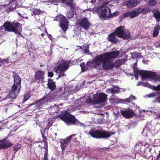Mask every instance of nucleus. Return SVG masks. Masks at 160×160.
<instances>
[{"mask_svg":"<svg viewBox=\"0 0 160 160\" xmlns=\"http://www.w3.org/2000/svg\"><path fill=\"white\" fill-rule=\"evenodd\" d=\"M44 148L45 149V152H48V143L44 144Z\"/></svg>","mask_w":160,"mask_h":160,"instance_id":"41","label":"nucleus"},{"mask_svg":"<svg viewBox=\"0 0 160 160\" xmlns=\"http://www.w3.org/2000/svg\"><path fill=\"white\" fill-rule=\"evenodd\" d=\"M53 76V73L52 72H49L48 73V76L50 77H52Z\"/></svg>","mask_w":160,"mask_h":160,"instance_id":"42","label":"nucleus"},{"mask_svg":"<svg viewBox=\"0 0 160 160\" xmlns=\"http://www.w3.org/2000/svg\"><path fill=\"white\" fill-rule=\"evenodd\" d=\"M157 102H160V96L158 98H157Z\"/></svg>","mask_w":160,"mask_h":160,"instance_id":"55","label":"nucleus"},{"mask_svg":"<svg viewBox=\"0 0 160 160\" xmlns=\"http://www.w3.org/2000/svg\"><path fill=\"white\" fill-rule=\"evenodd\" d=\"M58 109V107L56 106H52L50 107V109Z\"/></svg>","mask_w":160,"mask_h":160,"instance_id":"45","label":"nucleus"},{"mask_svg":"<svg viewBox=\"0 0 160 160\" xmlns=\"http://www.w3.org/2000/svg\"><path fill=\"white\" fill-rule=\"evenodd\" d=\"M22 111H18V112H16L15 113L16 116H18V114H22V112H21Z\"/></svg>","mask_w":160,"mask_h":160,"instance_id":"49","label":"nucleus"},{"mask_svg":"<svg viewBox=\"0 0 160 160\" xmlns=\"http://www.w3.org/2000/svg\"><path fill=\"white\" fill-rule=\"evenodd\" d=\"M138 144L137 143L136 145V147L137 148V146H138Z\"/></svg>","mask_w":160,"mask_h":160,"instance_id":"64","label":"nucleus"},{"mask_svg":"<svg viewBox=\"0 0 160 160\" xmlns=\"http://www.w3.org/2000/svg\"><path fill=\"white\" fill-rule=\"evenodd\" d=\"M139 107L137 106V105L135 107V108H134V109H139Z\"/></svg>","mask_w":160,"mask_h":160,"instance_id":"58","label":"nucleus"},{"mask_svg":"<svg viewBox=\"0 0 160 160\" xmlns=\"http://www.w3.org/2000/svg\"><path fill=\"white\" fill-rule=\"evenodd\" d=\"M156 117L155 118V119L160 118V113H156Z\"/></svg>","mask_w":160,"mask_h":160,"instance_id":"46","label":"nucleus"},{"mask_svg":"<svg viewBox=\"0 0 160 160\" xmlns=\"http://www.w3.org/2000/svg\"><path fill=\"white\" fill-rule=\"evenodd\" d=\"M98 15L101 18H108L111 15V11L106 3H104L97 9Z\"/></svg>","mask_w":160,"mask_h":160,"instance_id":"7","label":"nucleus"},{"mask_svg":"<svg viewBox=\"0 0 160 160\" xmlns=\"http://www.w3.org/2000/svg\"><path fill=\"white\" fill-rule=\"evenodd\" d=\"M91 64H92V63L90 62H88L87 65V69H88V68H88V66Z\"/></svg>","mask_w":160,"mask_h":160,"instance_id":"54","label":"nucleus"},{"mask_svg":"<svg viewBox=\"0 0 160 160\" xmlns=\"http://www.w3.org/2000/svg\"><path fill=\"white\" fill-rule=\"evenodd\" d=\"M54 119L50 118L48 120V124L47 126H52L53 122Z\"/></svg>","mask_w":160,"mask_h":160,"instance_id":"33","label":"nucleus"},{"mask_svg":"<svg viewBox=\"0 0 160 160\" xmlns=\"http://www.w3.org/2000/svg\"><path fill=\"white\" fill-rule=\"evenodd\" d=\"M116 36L115 32H113L109 35L108 37V40L111 42L116 43L118 41V39Z\"/></svg>","mask_w":160,"mask_h":160,"instance_id":"18","label":"nucleus"},{"mask_svg":"<svg viewBox=\"0 0 160 160\" xmlns=\"http://www.w3.org/2000/svg\"><path fill=\"white\" fill-rule=\"evenodd\" d=\"M44 34H41V36H44Z\"/></svg>","mask_w":160,"mask_h":160,"instance_id":"63","label":"nucleus"},{"mask_svg":"<svg viewBox=\"0 0 160 160\" xmlns=\"http://www.w3.org/2000/svg\"><path fill=\"white\" fill-rule=\"evenodd\" d=\"M4 26L6 30L13 32L16 33L20 34L22 29L21 24L15 22L13 24L7 22L4 24Z\"/></svg>","mask_w":160,"mask_h":160,"instance_id":"9","label":"nucleus"},{"mask_svg":"<svg viewBox=\"0 0 160 160\" xmlns=\"http://www.w3.org/2000/svg\"><path fill=\"white\" fill-rule=\"evenodd\" d=\"M112 89V90H111V91H113V93H118L121 91H124L123 89L119 88L117 87H114Z\"/></svg>","mask_w":160,"mask_h":160,"instance_id":"27","label":"nucleus"},{"mask_svg":"<svg viewBox=\"0 0 160 160\" xmlns=\"http://www.w3.org/2000/svg\"><path fill=\"white\" fill-rule=\"evenodd\" d=\"M119 14V12L118 11H115V12L113 13L112 14L111 13V15L110 17H115L117 16Z\"/></svg>","mask_w":160,"mask_h":160,"instance_id":"38","label":"nucleus"},{"mask_svg":"<svg viewBox=\"0 0 160 160\" xmlns=\"http://www.w3.org/2000/svg\"><path fill=\"white\" fill-rule=\"evenodd\" d=\"M40 12L39 10H38L37 11L35 12V14L36 15H39L40 14Z\"/></svg>","mask_w":160,"mask_h":160,"instance_id":"51","label":"nucleus"},{"mask_svg":"<svg viewBox=\"0 0 160 160\" xmlns=\"http://www.w3.org/2000/svg\"><path fill=\"white\" fill-rule=\"evenodd\" d=\"M135 97L133 96H131L129 98H127L125 100L122 99H118L116 98V100L115 102L117 103L125 102H129L132 101L134 100L135 99Z\"/></svg>","mask_w":160,"mask_h":160,"instance_id":"19","label":"nucleus"},{"mask_svg":"<svg viewBox=\"0 0 160 160\" xmlns=\"http://www.w3.org/2000/svg\"><path fill=\"white\" fill-rule=\"evenodd\" d=\"M152 150V149L151 148H150L149 149V152H151Z\"/></svg>","mask_w":160,"mask_h":160,"instance_id":"62","label":"nucleus"},{"mask_svg":"<svg viewBox=\"0 0 160 160\" xmlns=\"http://www.w3.org/2000/svg\"><path fill=\"white\" fill-rule=\"evenodd\" d=\"M140 13H146L150 11V9L148 7H145L144 8H138Z\"/></svg>","mask_w":160,"mask_h":160,"instance_id":"26","label":"nucleus"},{"mask_svg":"<svg viewBox=\"0 0 160 160\" xmlns=\"http://www.w3.org/2000/svg\"><path fill=\"white\" fill-rule=\"evenodd\" d=\"M99 111V112H95L94 113L97 114L98 115H100L102 116V117H104V114L102 113L101 112H100V111Z\"/></svg>","mask_w":160,"mask_h":160,"instance_id":"43","label":"nucleus"},{"mask_svg":"<svg viewBox=\"0 0 160 160\" xmlns=\"http://www.w3.org/2000/svg\"><path fill=\"white\" fill-rule=\"evenodd\" d=\"M84 64L85 63H82L80 64V65L81 67L82 71V72H84L86 69V68L84 67Z\"/></svg>","mask_w":160,"mask_h":160,"instance_id":"37","label":"nucleus"},{"mask_svg":"<svg viewBox=\"0 0 160 160\" xmlns=\"http://www.w3.org/2000/svg\"><path fill=\"white\" fill-rule=\"evenodd\" d=\"M137 4L136 0H130L128 2L127 4V7L130 8H132L135 7Z\"/></svg>","mask_w":160,"mask_h":160,"instance_id":"21","label":"nucleus"},{"mask_svg":"<svg viewBox=\"0 0 160 160\" xmlns=\"http://www.w3.org/2000/svg\"><path fill=\"white\" fill-rule=\"evenodd\" d=\"M96 2V0H91V2L92 3H94Z\"/></svg>","mask_w":160,"mask_h":160,"instance_id":"59","label":"nucleus"},{"mask_svg":"<svg viewBox=\"0 0 160 160\" xmlns=\"http://www.w3.org/2000/svg\"><path fill=\"white\" fill-rule=\"evenodd\" d=\"M155 45L156 47L160 48V41L159 42H156L155 44Z\"/></svg>","mask_w":160,"mask_h":160,"instance_id":"40","label":"nucleus"},{"mask_svg":"<svg viewBox=\"0 0 160 160\" xmlns=\"http://www.w3.org/2000/svg\"><path fill=\"white\" fill-rule=\"evenodd\" d=\"M41 134L42 137L43 142L44 143V144H46V143H48L47 142V137L45 136H44V134L42 132H41Z\"/></svg>","mask_w":160,"mask_h":160,"instance_id":"31","label":"nucleus"},{"mask_svg":"<svg viewBox=\"0 0 160 160\" xmlns=\"http://www.w3.org/2000/svg\"><path fill=\"white\" fill-rule=\"evenodd\" d=\"M149 3L151 6L155 5L157 3V2L155 0H150Z\"/></svg>","mask_w":160,"mask_h":160,"instance_id":"34","label":"nucleus"},{"mask_svg":"<svg viewBox=\"0 0 160 160\" xmlns=\"http://www.w3.org/2000/svg\"><path fill=\"white\" fill-rule=\"evenodd\" d=\"M44 72L42 71H38L37 72L34 76L37 80H42L44 78Z\"/></svg>","mask_w":160,"mask_h":160,"instance_id":"17","label":"nucleus"},{"mask_svg":"<svg viewBox=\"0 0 160 160\" xmlns=\"http://www.w3.org/2000/svg\"><path fill=\"white\" fill-rule=\"evenodd\" d=\"M48 152H45L44 160H48Z\"/></svg>","mask_w":160,"mask_h":160,"instance_id":"39","label":"nucleus"},{"mask_svg":"<svg viewBox=\"0 0 160 160\" xmlns=\"http://www.w3.org/2000/svg\"><path fill=\"white\" fill-rule=\"evenodd\" d=\"M154 89L156 90H160V85L154 87Z\"/></svg>","mask_w":160,"mask_h":160,"instance_id":"47","label":"nucleus"},{"mask_svg":"<svg viewBox=\"0 0 160 160\" xmlns=\"http://www.w3.org/2000/svg\"><path fill=\"white\" fill-rule=\"evenodd\" d=\"M89 112L87 111H80V113H81L82 114H86L88 113Z\"/></svg>","mask_w":160,"mask_h":160,"instance_id":"44","label":"nucleus"},{"mask_svg":"<svg viewBox=\"0 0 160 160\" xmlns=\"http://www.w3.org/2000/svg\"><path fill=\"white\" fill-rule=\"evenodd\" d=\"M144 145L145 147H146L147 148L148 147L149 145L148 143V142H145L144 144Z\"/></svg>","mask_w":160,"mask_h":160,"instance_id":"52","label":"nucleus"},{"mask_svg":"<svg viewBox=\"0 0 160 160\" xmlns=\"http://www.w3.org/2000/svg\"><path fill=\"white\" fill-rule=\"evenodd\" d=\"M142 84L144 86L150 88H152V86L149 84L147 82L142 83Z\"/></svg>","mask_w":160,"mask_h":160,"instance_id":"35","label":"nucleus"},{"mask_svg":"<svg viewBox=\"0 0 160 160\" xmlns=\"http://www.w3.org/2000/svg\"><path fill=\"white\" fill-rule=\"evenodd\" d=\"M140 14L138 8L135 9L132 12H128L123 14L124 18H127L129 17L131 18H133L138 16Z\"/></svg>","mask_w":160,"mask_h":160,"instance_id":"13","label":"nucleus"},{"mask_svg":"<svg viewBox=\"0 0 160 160\" xmlns=\"http://www.w3.org/2000/svg\"><path fill=\"white\" fill-rule=\"evenodd\" d=\"M47 85L48 88L51 90H54L56 88L55 83L51 79L48 80Z\"/></svg>","mask_w":160,"mask_h":160,"instance_id":"20","label":"nucleus"},{"mask_svg":"<svg viewBox=\"0 0 160 160\" xmlns=\"http://www.w3.org/2000/svg\"><path fill=\"white\" fill-rule=\"evenodd\" d=\"M84 52L85 53H88L89 52V50L88 48L84 50Z\"/></svg>","mask_w":160,"mask_h":160,"instance_id":"53","label":"nucleus"},{"mask_svg":"<svg viewBox=\"0 0 160 160\" xmlns=\"http://www.w3.org/2000/svg\"><path fill=\"white\" fill-rule=\"evenodd\" d=\"M113 133L104 130L92 128L90 130L88 134L92 138L96 139L106 138H109Z\"/></svg>","mask_w":160,"mask_h":160,"instance_id":"3","label":"nucleus"},{"mask_svg":"<svg viewBox=\"0 0 160 160\" xmlns=\"http://www.w3.org/2000/svg\"><path fill=\"white\" fill-rule=\"evenodd\" d=\"M92 98V100L91 97H88L86 102L92 103L93 104H98L105 102L107 99V95L103 93L93 95Z\"/></svg>","mask_w":160,"mask_h":160,"instance_id":"6","label":"nucleus"},{"mask_svg":"<svg viewBox=\"0 0 160 160\" xmlns=\"http://www.w3.org/2000/svg\"><path fill=\"white\" fill-rule=\"evenodd\" d=\"M115 32L118 37L123 39H128L130 37L128 31L122 26L117 28Z\"/></svg>","mask_w":160,"mask_h":160,"instance_id":"10","label":"nucleus"},{"mask_svg":"<svg viewBox=\"0 0 160 160\" xmlns=\"http://www.w3.org/2000/svg\"><path fill=\"white\" fill-rule=\"evenodd\" d=\"M121 113L123 117L127 119L132 118L134 114L133 111H121Z\"/></svg>","mask_w":160,"mask_h":160,"instance_id":"16","label":"nucleus"},{"mask_svg":"<svg viewBox=\"0 0 160 160\" xmlns=\"http://www.w3.org/2000/svg\"><path fill=\"white\" fill-rule=\"evenodd\" d=\"M160 29V26L159 25H156L154 28L153 33V36L154 37H156L158 35Z\"/></svg>","mask_w":160,"mask_h":160,"instance_id":"22","label":"nucleus"},{"mask_svg":"<svg viewBox=\"0 0 160 160\" xmlns=\"http://www.w3.org/2000/svg\"><path fill=\"white\" fill-rule=\"evenodd\" d=\"M131 58H132L136 59L140 57L141 56L140 53H132L131 54Z\"/></svg>","mask_w":160,"mask_h":160,"instance_id":"28","label":"nucleus"},{"mask_svg":"<svg viewBox=\"0 0 160 160\" xmlns=\"http://www.w3.org/2000/svg\"><path fill=\"white\" fill-rule=\"evenodd\" d=\"M105 114H106L107 116H108V113L107 112H106L105 113Z\"/></svg>","mask_w":160,"mask_h":160,"instance_id":"61","label":"nucleus"},{"mask_svg":"<svg viewBox=\"0 0 160 160\" xmlns=\"http://www.w3.org/2000/svg\"><path fill=\"white\" fill-rule=\"evenodd\" d=\"M21 78L17 75L14 76V83L12 90L8 94L10 98L15 99L18 95L21 88Z\"/></svg>","mask_w":160,"mask_h":160,"instance_id":"4","label":"nucleus"},{"mask_svg":"<svg viewBox=\"0 0 160 160\" xmlns=\"http://www.w3.org/2000/svg\"><path fill=\"white\" fill-rule=\"evenodd\" d=\"M155 96V93H152L149 95V97H153Z\"/></svg>","mask_w":160,"mask_h":160,"instance_id":"50","label":"nucleus"},{"mask_svg":"<svg viewBox=\"0 0 160 160\" xmlns=\"http://www.w3.org/2000/svg\"><path fill=\"white\" fill-rule=\"evenodd\" d=\"M153 16L156 19L158 22L160 21V13L157 10H154L153 11Z\"/></svg>","mask_w":160,"mask_h":160,"instance_id":"25","label":"nucleus"},{"mask_svg":"<svg viewBox=\"0 0 160 160\" xmlns=\"http://www.w3.org/2000/svg\"><path fill=\"white\" fill-rule=\"evenodd\" d=\"M13 145V144L8 141H6L4 139L0 140V150L6 149Z\"/></svg>","mask_w":160,"mask_h":160,"instance_id":"12","label":"nucleus"},{"mask_svg":"<svg viewBox=\"0 0 160 160\" xmlns=\"http://www.w3.org/2000/svg\"><path fill=\"white\" fill-rule=\"evenodd\" d=\"M21 145L19 143H18L13 146V150L17 151L19 149L21 148Z\"/></svg>","mask_w":160,"mask_h":160,"instance_id":"30","label":"nucleus"},{"mask_svg":"<svg viewBox=\"0 0 160 160\" xmlns=\"http://www.w3.org/2000/svg\"><path fill=\"white\" fill-rule=\"evenodd\" d=\"M123 62V61L122 60L119 59L115 62V65L116 67H118L121 65Z\"/></svg>","mask_w":160,"mask_h":160,"instance_id":"29","label":"nucleus"},{"mask_svg":"<svg viewBox=\"0 0 160 160\" xmlns=\"http://www.w3.org/2000/svg\"><path fill=\"white\" fill-rule=\"evenodd\" d=\"M68 111H63L56 118H60L68 125H77L78 120L74 115L70 114Z\"/></svg>","mask_w":160,"mask_h":160,"instance_id":"2","label":"nucleus"},{"mask_svg":"<svg viewBox=\"0 0 160 160\" xmlns=\"http://www.w3.org/2000/svg\"><path fill=\"white\" fill-rule=\"evenodd\" d=\"M79 24L86 30H87L89 29L90 25V22L86 18L82 19L79 22Z\"/></svg>","mask_w":160,"mask_h":160,"instance_id":"15","label":"nucleus"},{"mask_svg":"<svg viewBox=\"0 0 160 160\" xmlns=\"http://www.w3.org/2000/svg\"><path fill=\"white\" fill-rule=\"evenodd\" d=\"M74 135H70L66 139H61L60 141V146L62 151H63L67 147L68 144L69 143L72 136Z\"/></svg>","mask_w":160,"mask_h":160,"instance_id":"14","label":"nucleus"},{"mask_svg":"<svg viewBox=\"0 0 160 160\" xmlns=\"http://www.w3.org/2000/svg\"><path fill=\"white\" fill-rule=\"evenodd\" d=\"M50 126H48V127H47L46 128V129H48L50 128Z\"/></svg>","mask_w":160,"mask_h":160,"instance_id":"60","label":"nucleus"},{"mask_svg":"<svg viewBox=\"0 0 160 160\" xmlns=\"http://www.w3.org/2000/svg\"><path fill=\"white\" fill-rule=\"evenodd\" d=\"M30 95L29 94H27L25 95L23 98V100L24 102L28 100L30 97Z\"/></svg>","mask_w":160,"mask_h":160,"instance_id":"36","label":"nucleus"},{"mask_svg":"<svg viewBox=\"0 0 160 160\" xmlns=\"http://www.w3.org/2000/svg\"><path fill=\"white\" fill-rule=\"evenodd\" d=\"M48 37L51 40V37H52V36L51 34H48Z\"/></svg>","mask_w":160,"mask_h":160,"instance_id":"57","label":"nucleus"},{"mask_svg":"<svg viewBox=\"0 0 160 160\" xmlns=\"http://www.w3.org/2000/svg\"><path fill=\"white\" fill-rule=\"evenodd\" d=\"M11 62H9V58H8L6 59L2 60L0 58V65L1 66H5L8 64L11 63Z\"/></svg>","mask_w":160,"mask_h":160,"instance_id":"24","label":"nucleus"},{"mask_svg":"<svg viewBox=\"0 0 160 160\" xmlns=\"http://www.w3.org/2000/svg\"><path fill=\"white\" fill-rule=\"evenodd\" d=\"M57 20H60V26L62 28V31L65 32L68 28V22L66 18L62 15H58L57 17Z\"/></svg>","mask_w":160,"mask_h":160,"instance_id":"11","label":"nucleus"},{"mask_svg":"<svg viewBox=\"0 0 160 160\" xmlns=\"http://www.w3.org/2000/svg\"><path fill=\"white\" fill-rule=\"evenodd\" d=\"M53 95L54 94L52 92H49L47 95L43 98L42 99L36 102L31 105L30 108H34V110L40 109L43 105L47 102H50L53 99Z\"/></svg>","mask_w":160,"mask_h":160,"instance_id":"5","label":"nucleus"},{"mask_svg":"<svg viewBox=\"0 0 160 160\" xmlns=\"http://www.w3.org/2000/svg\"><path fill=\"white\" fill-rule=\"evenodd\" d=\"M73 16V12L72 11H70L69 12H68L67 14V16L68 18H71Z\"/></svg>","mask_w":160,"mask_h":160,"instance_id":"32","label":"nucleus"},{"mask_svg":"<svg viewBox=\"0 0 160 160\" xmlns=\"http://www.w3.org/2000/svg\"><path fill=\"white\" fill-rule=\"evenodd\" d=\"M119 54L118 51L109 52L100 54L94 58V61L96 66L105 69H111L113 67L112 59L117 57Z\"/></svg>","mask_w":160,"mask_h":160,"instance_id":"1","label":"nucleus"},{"mask_svg":"<svg viewBox=\"0 0 160 160\" xmlns=\"http://www.w3.org/2000/svg\"><path fill=\"white\" fill-rule=\"evenodd\" d=\"M68 67V62L64 60H62L59 63V65L55 68V72L58 74V78H60L66 75L64 72Z\"/></svg>","mask_w":160,"mask_h":160,"instance_id":"8","label":"nucleus"},{"mask_svg":"<svg viewBox=\"0 0 160 160\" xmlns=\"http://www.w3.org/2000/svg\"><path fill=\"white\" fill-rule=\"evenodd\" d=\"M50 2H62L63 4H65L68 6L71 5V3L70 2H68L66 0H49Z\"/></svg>","mask_w":160,"mask_h":160,"instance_id":"23","label":"nucleus"},{"mask_svg":"<svg viewBox=\"0 0 160 160\" xmlns=\"http://www.w3.org/2000/svg\"><path fill=\"white\" fill-rule=\"evenodd\" d=\"M112 88H111L109 89H108L107 91V92L108 93H113V91H111V90H112Z\"/></svg>","mask_w":160,"mask_h":160,"instance_id":"48","label":"nucleus"},{"mask_svg":"<svg viewBox=\"0 0 160 160\" xmlns=\"http://www.w3.org/2000/svg\"><path fill=\"white\" fill-rule=\"evenodd\" d=\"M65 92H67L69 93L70 91L68 90V88H65Z\"/></svg>","mask_w":160,"mask_h":160,"instance_id":"56","label":"nucleus"}]
</instances>
